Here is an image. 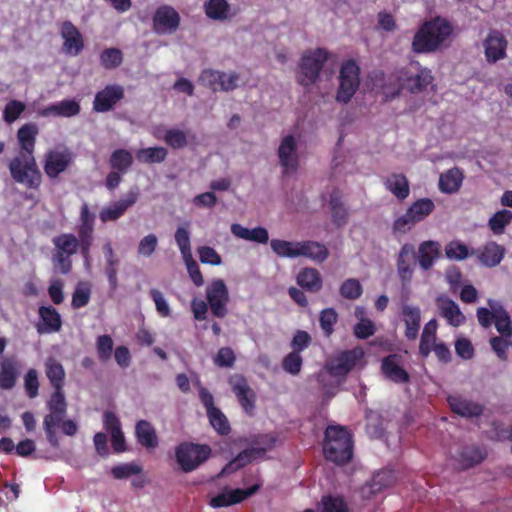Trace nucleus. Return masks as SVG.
<instances>
[{
  "mask_svg": "<svg viewBox=\"0 0 512 512\" xmlns=\"http://www.w3.org/2000/svg\"><path fill=\"white\" fill-rule=\"evenodd\" d=\"M384 185L397 199L404 200L409 196L410 186L407 177L402 173H393L389 175Z\"/></svg>",
  "mask_w": 512,
  "mask_h": 512,
  "instance_id": "2f4dec72",
  "label": "nucleus"
},
{
  "mask_svg": "<svg viewBox=\"0 0 512 512\" xmlns=\"http://www.w3.org/2000/svg\"><path fill=\"white\" fill-rule=\"evenodd\" d=\"M363 355L361 348L343 351L327 363V372L332 376H345Z\"/></svg>",
  "mask_w": 512,
  "mask_h": 512,
  "instance_id": "ddd939ff",
  "label": "nucleus"
},
{
  "mask_svg": "<svg viewBox=\"0 0 512 512\" xmlns=\"http://www.w3.org/2000/svg\"><path fill=\"white\" fill-rule=\"evenodd\" d=\"M447 401L451 410L462 417H477L483 412L480 404L461 396H449Z\"/></svg>",
  "mask_w": 512,
  "mask_h": 512,
  "instance_id": "cd10ccee",
  "label": "nucleus"
},
{
  "mask_svg": "<svg viewBox=\"0 0 512 512\" xmlns=\"http://www.w3.org/2000/svg\"><path fill=\"white\" fill-rule=\"evenodd\" d=\"M48 414L43 419V428L51 446L58 448L56 428L67 414V401L63 390H55L47 401Z\"/></svg>",
  "mask_w": 512,
  "mask_h": 512,
  "instance_id": "20e7f679",
  "label": "nucleus"
},
{
  "mask_svg": "<svg viewBox=\"0 0 512 512\" xmlns=\"http://www.w3.org/2000/svg\"><path fill=\"white\" fill-rule=\"evenodd\" d=\"M484 48L487 61L495 63L505 58L507 40L501 32L492 30L484 41Z\"/></svg>",
  "mask_w": 512,
  "mask_h": 512,
  "instance_id": "6ab92c4d",
  "label": "nucleus"
},
{
  "mask_svg": "<svg viewBox=\"0 0 512 512\" xmlns=\"http://www.w3.org/2000/svg\"><path fill=\"white\" fill-rule=\"evenodd\" d=\"M277 156L284 175L297 171L299 167L298 141L294 135H286L281 139Z\"/></svg>",
  "mask_w": 512,
  "mask_h": 512,
  "instance_id": "1a4fd4ad",
  "label": "nucleus"
},
{
  "mask_svg": "<svg viewBox=\"0 0 512 512\" xmlns=\"http://www.w3.org/2000/svg\"><path fill=\"white\" fill-rule=\"evenodd\" d=\"M495 327L502 336L512 339V323L508 312L500 304L495 310Z\"/></svg>",
  "mask_w": 512,
  "mask_h": 512,
  "instance_id": "09e8293b",
  "label": "nucleus"
},
{
  "mask_svg": "<svg viewBox=\"0 0 512 512\" xmlns=\"http://www.w3.org/2000/svg\"><path fill=\"white\" fill-rule=\"evenodd\" d=\"M382 372L389 380L395 383L409 382V374L400 365V356L391 354L382 360Z\"/></svg>",
  "mask_w": 512,
  "mask_h": 512,
  "instance_id": "a878e982",
  "label": "nucleus"
},
{
  "mask_svg": "<svg viewBox=\"0 0 512 512\" xmlns=\"http://www.w3.org/2000/svg\"><path fill=\"white\" fill-rule=\"evenodd\" d=\"M402 316L406 325L405 336L410 340H415L418 336L421 322L420 309L416 306L405 304L402 307Z\"/></svg>",
  "mask_w": 512,
  "mask_h": 512,
  "instance_id": "c756f323",
  "label": "nucleus"
},
{
  "mask_svg": "<svg viewBox=\"0 0 512 512\" xmlns=\"http://www.w3.org/2000/svg\"><path fill=\"white\" fill-rule=\"evenodd\" d=\"M60 34L64 40L62 50L65 54L77 56L83 50L82 35L70 21L62 24Z\"/></svg>",
  "mask_w": 512,
  "mask_h": 512,
  "instance_id": "dca6fc26",
  "label": "nucleus"
},
{
  "mask_svg": "<svg viewBox=\"0 0 512 512\" xmlns=\"http://www.w3.org/2000/svg\"><path fill=\"white\" fill-rule=\"evenodd\" d=\"M488 305L491 310L480 307L477 309V319L479 324L483 328H489L493 321H495V310L497 309V306H500V303L496 302L495 300L489 299Z\"/></svg>",
  "mask_w": 512,
  "mask_h": 512,
  "instance_id": "13d9d810",
  "label": "nucleus"
},
{
  "mask_svg": "<svg viewBox=\"0 0 512 512\" xmlns=\"http://www.w3.org/2000/svg\"><path fill=\"white\" fill-rule=\"evenodd\" d=\"M437 322L435 319L430 320L423 329L419 351L423 357H427L435 345Z\"/></svg>",
  "mask_w": 512,
  "mask_h": 512,
  "instance_id": "ea45409f",
  "label": "nucleus"
},
{
  "mask_svg": "<svg viewBox=\"0 0 512 512\" xmlns=\"http://www.w3.org/2000/svg\"><path fill=\"white\" fill-rule=\"evenodd\" d=\"M124 97V88L121 85H107L103 90L96 93L93 101V109L96 112H107Z\"/></svg>",
  "mask_w": 512,
  "mask_h": 512,
  "instance_id": "2eb2a0df",
  "label": "nucleus"
},
{
  "mask_svg": "<svg viewBox=\"0 0 512 512\" xmlns=\"http://www.w3.org/2000/svg\"><path fill=\"white\" fill-rule=\"evenodd\" d=\"M275 438L272 435H260L254 440V447L248 450H257L251 454V458L254 460L258 457H262L266 451L272 449L275 445Z\"/></svg>",
  "mask_w": 512,
  "mask_h": 512,
  "instance_id": "bf43d9fd",
  "label": "nucleus"
},
{
  "mask_svg": "<svg viewBox=\"0 0 512 512\" xmlns=\"http://www.w3.org/2000/svg\"><path fill=\"white\" fill-rule=\"evenodd\" d=\"M229 383L243 409L247 413H251L255 408L256 396L254 391L248 385L247 380L241 375H233L230 377Z\"/></svg>",
  "mask_w": 512,
  "mask_h": 512,
  "instance_id": "a211bd4d",
  "label": "nucleus"
},
{
  "mask_svg": "<svg viewBox=\"0 0 512 512\" xmlns=\"http://www.w3.org/2000/svg\"><path fill=\"white\" fill-rule=\"evenodd\" d=\"M329 208L332 215V220L337 226H343L348 220V211L342 201V194L338 189H334L329 197Z\"/></svg>",
  "mask_w": 512,
  "mask_h": 512,
  "instance_id": "f704fd0d",
  "label": "nucleus"
},
{
  "mask_svg": "<svg viewBox=\"0 0 512 512\" xmlns=\"http://www.w3.org/2000/svg\"><path fill=\"white\" fill-rule=\"evenodd\" d=\"M12 179L33 190H38L42 184V173L34 155L17 154L8 164Z\"/></svg>",
  "mask_w": 512,
  "mask_h": 512,
  "instance_id": "7ed1b4c3",
  "label": "nucleus"
},
{
  "mask_svg": "<svg viewBox=\"0 0 512 512\" xmlns=\"http://www.w3.org/2000/svg\"><path fill=\"white\" fill-rule=\"evenodd\" d=\"M272 251L279 257H299L298 242L273 239L270 242Z\"/></svg>",
  "mask_w": 512,
  "mask_h": 512,
  "instance_id": "49530a36",
  "label": "nucleus"
},
{
  "mask_svg": "<svg viewBox=\"0 0 512 512\" xmlns=\"http://www.w3.org/2000/svg\"><path fill=\"white\" fill-rule=\"evenodd\" d=\"M211 425L214 427V429L222 434L226 435L230 431V425L228 423V420L226 416L218 409H212L207 413Z\"/></svg>",
  "mask_w": 512,
  "mask_h": 512,
  "instance_id": "052dcab7",
  "label": "nucleus"
},
{
  "mask_svg": "<svg viewBox=\"0 0 512 512\" xmlns=\"http://www.w3.org/2000/svg\"><path fill=\"white\" fill-rule=\"evenodd\" d=\"M77 232L81 254L87 258L93 243L94 226L79 225Z\"/></svg>",
  "mask_w": 512,
  "mask_h": 512,
  "instance_id": "5fc2aeb1",
  "label": "nucleus"
},
{
  "mask_svg": "<svg viewBox=\"0 0 512 512\" xmlns=\"http://www.w3.org/2000/svg\"><path fill=\"white\" fill-rule=\"evenodd\" d=\"M359 73L360 68L353 60H349L341 66L337 101L348 103L351 100L360 84Z\"/></svg>",
  "mask_w": 512,
  "mask_h": 512,
  "instance_id": "6e6552de",
  "label": "nucleus"
},
{
  "mask_svg": "<svg viewBox=\"0 0 512 512\" xmlns=\"http://www.w3.org/2000/svg\"><path fill=\"white\" fill-rule=\"evenodd\" d=\"M323 512H348V505L340 496H324L321 500Z\"/></svg>",
  "mask_w": 512,
  "mask_h": 512,
  "instance_id": "69168bd1",
  "label": "nucleus"
},
{
  "mask_svg": "<svg viewBox=\"0 0 512 512\" xmlns=\"http://www.w3.org/2000/svg\"><path fill=\"white\" fill-rule=\"evenodd\" d=\"M123 61L122 52L117 48L105 49L100 54V63L105 69H114Z\"/></svg>",
  "mask_w": 512,
  "mask_h": 512,
  "instance_id": "4d7b16f0",
  "label": "nucleus"
},
{
  "mask_svg": "<svg viewBox=\"0 0 512 512\" xmlns=\"http://www.w3.org/2000/svg\"><path fill=\"white\" fill-rule=\"evenodd\" d=\"M512 221V212L506 209L496 212L489 220V227L495 234H502Z\"/></svg>",
  "mask_w": 512,
  "mask_h": 512,
  "instance_id": "603ef678",
  "label": "nucleus"
},
{
  "mask_svg": "<svg viewBox=\"0 0 512 512\" xmlns=\"http://www.w3.org/2000/svg\"><path fill=\"white\" fill-rule=\"evenodd\" d=\"M175 241L179 247L183 259L190 258V256H192V252L189 231L184 227H178L175 232Z\"/></svg>",
  "mask_w": 512,
  "mask_h": 512,
  "instance_id": "0e129e2a",
  "label": "nucleus"
},
{
  "mask_svg": "<svg viewBox=\"0 0 512 512\" xmlns=\"http://www.w3.org/2000/svg\"><path fill=\"white\" fill-rule=\"evenodd\" d=\"M415 248L412 244L405 243L401 246L397 256V273L401 281L409 283L413 277Z\"/></svg>",
  "mask_w": 512,
  "mask_h": 512,
  "instance_id": "4be33fe9",
  "label": "nucleus"
},
{
  "mask_svg": "<svg viewBox=\"0 0 512 512\" xmlns=\"http://www.w3.org/2000/svg\"><path fill=\"white\" fill-rule=\"evenodd\" d=\"M260 488L255 484L248 489H235L218 494L210 500V505L214 508L226 507L240 503L244 499L254 495Z\"/></svg>",
  "mask_w": 512,
  "mask_h": 512,
  "instance_id": "412c9836",
  "label": "nucleus"
},
{
  "mask_svg": "<svg viewBox=\"0 0 512 512\" xmlns=\"http://www.w3.org/2000/svg\"><path fill=\"white\" fill-rule=\"evenodd\" d=\"M434 208L435 205L431 199L423 198L414 202L408 210L410 211V214L413 215V218L417 222H420L430 215Z\"/></svg>",
  "mask_w": 512,
  "mask_h": 512,
  "instance_id": "3c124183",
  "label": "nucleus"
},
{
  "mask_svg": "<svg viewBox=\"0 0 512 512\" xmlns=\"http://www.w3.org/2000/svg\"><path fill=\"white\" fill-rule=\"evenodd\" d=\"M453 32V27L444 18L436 17L426 21L416 32L412 41L415 53H432L437 51Z\"/></svg>",
  "mask_w": 512,
  "mask_h": 512,
  "instance_id": "f257e3e1",
  "label": "nucleus"
},
{
  "mask_svg": "<svg viewBox=\"0 0 512 512\" xmlns=\"http://www.w3.org/2000/svg\"><path fill=\"white\" fill-rule=\"evenodd\" d=\"M45 374L55 390H63L65 370L62 364L54 358H48L45 362Z\"/></svg>",
  "mask_w": 512,
  "mask_h": 512,
  "instance_id": "c9c22d12",
  "label": "nucleus"
},
{
  "mask_svg": "<svg viewBox=\"0 0 512 512\" xmlns=\"http://www.w3.org/2000/svg\"><path fill=\"white\" fill-rule=\"evenodd\" d=\"M352 439L350 433L340 426H328L323 444L324 456L328 461L344 465L352 458Z\"/></svg>",
  "mask_w": 512,
  "mask_h": 512,
  "instance_id": "f03ea898",
  "label": "nucleus"
},
{
  "mask_svg": "<svg viewBox=\"0 0 512 512\" xmlns=\"http://www.w3.org/2000/svg\"><path fill=\"white\" fill-rule=\"evenodd\" d=\"M167 153V149L164 147H150L138 150L136 158L142 163H161L166 159Z\"/></svg>",
  "mask_w": 512,
  "mask_h": 512,
  "instance_id": "a18cd8bd",
  "label": "nucleus"
},
{
  "mask_svg": "<svg viewBox=\"0 0 512 512\" xmlns=\"http://www.w3.org/2000/svg\"><path fill=\"white\" fill-rule=\"evenodd\" d=\"M254 452H257V450H244L240 452L233 460H231L223 467V469L217 475V478H221L223 476L234 473L235 471L246 466L248 463L253 461L251 454Z\"/></svg>",
  "mask_w": 512,
  "mask_h": 512,
  "instance_id": "37998d69",
  "label": "nucleus"
},
{
  "mask_svg": "<svg viewBox=\"0 0 512 512\" xmlns=\"http://www.w3.org/2000/svg\"><path fill=\"white\" fill-rule=\"evenodd\" d=\"M329 53L323 48L305 53L299 65L297 82L305 88H309L319 79V73L328 60Z\"/></svg>",
  "mask_w": 512,
  "mask_h": 512,
  "instance_id": "423d86ee",
  "label": "nucleus"
},
{
  "mask_svg": "<svg viewBox=\"0 0 512 512\" xmlns=\"http://www.w3.org/2000/svg\"><path fill=\"white\" fill-rule=\"evenodd\" d=\"M54 253L52 262L54 268L62 274L70 273L72 269L71 256L80 248L77 236L71 233H63L53 237Z\"/></svg>",
  "mask_w": 512,
  "mask_h": 512,
  "instance_id": "39448f33",
  "label": "nucleus"
},
{
  "mask_svg": "<svg viewBox=\"0 0 512 512\" xmlns=\"http://www.w3.org/2000/svg\"><path fill=\"white\" fill-rule=\"evenodd\" d=\"M396 79L400 89H406L411 93H419L432 83L433 76L429 69L420 67L416 74L407 70H400L396 73Z\"/></svg>",
  "mask_w": 512,
  "mask_h": 512,
  "instance_id": "9d476101",
  "label": "nucleus"
},
{
  "mask_svg": "<svg viewBox=\"0 0 512 512\" xmlns=\"http://www.w3.org/2000/svg\"><path fill=\"white\" fill-rule=\"evenodd\" d=\"M73 155L68 149L47 151L44 158V172L50 179H56L72 163Z\"/></svg>",
  "mask_w": 512,
  "mask_h": 512,
  "instance_id": "9b49d317",
  "label": "nucleus"
},
{
  "mask_svg": "<svg viewBox=\"0 0 512 512\" xmlns=\"http://www.w3.org/2000/svg\"><path fill=\"white\" fill-rule=\"evenodd\" d=\"M339 292L345 299L355 300L362 295L363 288L357 279L349 278L341 284Z\"/></svg>",
  "mask_w": 512,
  "mask_h": 512,
  "instance_id": "6e6d98bb",
  "label": "nucleus"
},
{
  "mask_svg": "<svg viewBox=\"0 0 512 512\" xmlns=\"http://www.w3.org/2000/svg\"><path fill=\"white\" fill-rule=\"evenodd\" d=\"M338 320V314L333 308H326L320 312L319 323L324 334L329 337L334 329L333 326Z\"/></svg>",
  "mask_w": 512,
  "mask_h": 512,
  "instance_id": "680f3d73",
  "label": "nucleus"
},
{
  "mask_svg": "<svg viewBox=\"0 0 512 512\" xmlns=\"http://www.w3.org/2000/svg\"><path fill=\"white\" fill-rule=\"evenodd\" d=\"M110 166L118 172L125 173L133 163L132 154L125 149H117L110 156Z\"/></svg>",
  "mask_w": 512,
  "mask_h": 512,
  "instance_id": "de8ad7c7",
  "label": "nucleus"
},
{
  "mask_svg": "<svg viewBox=\"0 0 512 512\" xmlns=\"http://www.w3.org/2000/svg\"><path fill=\"white\" fill-rule=\"evenodd\" d=\"M20 363L15 356L0 360V388L11 390L15 387L20 375Z\"/></svg>",
  "mask_w": 512,
  "mask_h": 512,
  "instance_id": "5701e85b",
  "label": "nucleus"
},
{
  "mask_svg": "<svg viewBox=\"0 0 512 512\" xmlns=\"http://www.w3.org/2000/svg\"><path fill=\"white\" fill-rule=\"evenodd\" d=\"M395 482L396 475L393 470H381L377 472L371 480L372 492H379L383 488L392 486Z\"/></svg>",
  "mask_w": 512,
  "mask_h": 512,
  "instance_id": "8fccbe9b",
  "label": "nucleus"
},
{
  "mask_svg": "<svg viewBox=\"0 0 512 512\" xmlns=\"http://www.w3.org/2000/svg\"><path fill=\"white\" fill-rule=\"evenodd\" d=\"M198 81L213 91H220L221 71L206 69L202 71Z\"/></svg>",
  "mask_w": 512,
  "mask_h": 512,
  "instance_id": "338daca9",
  "label": "nucleus"
},
{
  "mask_svg": "<svg viewBox=\"0 0 512 512\" xmlns=\"http://www.w3.org/2000/svg\"><path fill=\"white\" fill-rule=\"evenodd\" d=\"M137 198H138L137 192H135V191L128 192L124 199L114 202L107 207H104L99 213L100 220L103 223L118 220L126 213V211L130 207H132L136 203Z\"/></svg>",
  "mask_w": 512,
  "mask_h": 512,
  "instance_id": "f3484780",
  "label": "nucleus"
},
{
  "mask_svg": "<svg viewBox=\"0 0 512 512\" xmlns=\"http://www.w3.org/2000/svg\"><path fill=\"white\" fill-rule=\"evenodd\" d=\"M106 257V268L105 272L108 277L110 286L112 289H116L118 281H117V266L119 263V260L117 259L113 248L110 243H106L103 247Z\"/></svg>",
  "mask_w": 512,
  "mask_h": 512,
  "instance_id": "79ce46f5",
  "label": "nucleus"
},
{
  "mask_svg": "<svg viewBox=\"0 0 512 512\" xmlns=\"http://www.w3.org/2000/svg\"><path fill=\"white\" fill-rule=\"evenodd\" d=\"M231 232L237 238L256 243L266 244L269 240L268 231L264 227L248 229L238 223H234L231 225Z\"/></svg>",
  "mask_w": 512,
  "mask_h": 512,
  "instance_id": "7c9ffc66",
  "label": "nucleus"
},
{
  "mask_svg": "<svg viewBox=\"0 0 512 512\" xmlns=\"http://www.w3.org/2000/svg\"><path fill=\"white\" fill-rule=\"evenodd\" d=\"M180 24L179 13L169 5L157 8L153 17V28L158 34L173 33Z\"/></svg>",
  "mask_w": 512,
  "mask_h": 512,
  "instance_id": "4468645a",
  "label": "nucleus"
},
{
  "mask_svg": "<svg viewBox=\"0 0 512 512\" xmlns=\"http://www.w3.org/2000/svg\"><path fill=\"white\" fill-rule=\"evenodd\" d=\"M298 252L299 256L307 257L320 263L324 262L329 256L326 246L316 241L298 242Z\"/></svg>",
  "mask_w": 512,
  "mask_h": 512,
  "instance_id": "473e14b6",
  "label": "nucleus"
},
{
  "mask_svg": "<svg viewBox=\"0 0 512 512\" xmlns=\"http://www.w3.org/2000/svg\"><path fill=\"white\" fill-rule=\"evenodd\" d=\"M39 314L44 322V327H38L39 333H51L59 331L61 328V319L55 308L42 307Z\"/></svg>",
  "mask_w": 512,
  "mask_h": 512,
  "instance_id": "58836bf2",
  "label": "nucleus"
},
{
  "mask_svg": "<svg viewBox=\"0 0 512 512\" xmlns=\"http://www.w3.org/2000/svg\"><path fill=\"white\" fill-rule=\"evenodd\" d=\"M206 296L214 316L223 318L227 314L229 293L223 280H214L206 289Z\"/></svg>",
  "mask_w": 512,
  "mask_h": 512,
  "instance_id": "f8f14e48",
  "label": "nucleus"
},
{
  "mask_svg": "<svg viewBox=\"0 0 512 512\" xmlns=\"http://www.w3.org/2000/svg\"><path fill=\"white\" fill-rule=\"evenodd\" d=\"M135 433L138 442L146 447L153 449L158 445V438L156 435V431L150 422L146 420H140L136 424Z\"/></svg>",
  "mask_w": 512,
  "mask_h": 512,
  "instance_id": "e433bc0d",
  "label": "nucleus"
},
{
  "mask_svg": "<svg viewBox=\"0 0 512 512\" xmlns=\"http://www.w3.org/2000/svg\"><path fill=\"white\" fill-rule=\"evenodd\" d=\"M39 128L35 123H26L17 131L19 151L17 154L34 155Z\"/></svg>",
  "mask_w": 512,
  "mask_h": 512,
  "instance_id": "b1692460",
  "label": "nucleus"
},
{
  "mask_svg": "<svg viewBox=\"0 0 512 512\" xmlns=\"http://www.w3.org/2000/svg\"><path fill=\"white\" fill-rule=\"evenodd\" d=\"M211 449L207 445L182 443L176 448V460L183 472L195 470L210 456Z\"/></svg>",
  "mask_w": 512,
  "mask_h": 512,
  "instance_id": "0eeeda50",
  "label": "nucleus"
},
{
  "mask_svg": "<svg viewBox=\"0 0 512 512\" xmlns=\"http://www.w3.org/2000/svg\"><path fill=\"white\" fill-rule=\"evenodd\" d=\"M80 112V105L74 100H63L59 103L50 105L42 110L41 115H56L62 117H72Z\"/></svg>",
  "mask_w": 512,
  "mask_h": 512,
  "instance_id": "4c0bfd02",
  "label": "nucleus"
},
{
  "mask_svg": "<svg viewBox=\"0 0 512 512\" xmlns=\"http://www.w3.org/2000/svg\"><path fill=\"white\" fill-rule=\"evenodd\" d=\"M297 284L312 293H317L322 289L323 280L319 271L315 268H303L296 277Z\"/></svg>",
  "mask_w": 512,
  "mask_h": 512,
  "instance_id": "c85d7f7f",
  "label": "nucleus"
},
{
  "mask_svg": "<svg viewBox=\"0 0 512 512\" xmlns=\"http://www.w3.org/2000/svg\"><path fill=\"white\" fill-rule=\"evenodd\" d=\"M441 255V245L437 241H423L417 252L419 266L423 270H429Z\"/></svg>",
  "mask_w": 512,
  "mask_h": 512,
  "instance_id": "bb28decb",
  "label": "nucleus"
},
{
  "mask_svg": "<svg viewBox=\"0 0 512 512\" xmlns=\"http://www.w3.org/2000/svg\"><path fill=\"white\" fill-rule=\"evenodd\" d=\"M91 288L87 282H79L72 295L71 305L75 309L86 306L90 300Z\"/></svg>",
  "mask_w": 512,
  "mask_h": 512,
  "instance_id": "864d4df0",
  "label": "nucleus"
},
{
  "mask_svg": "<svg viewBox=\"0 0 512 512\" xmlns=\"http://www.w3.org/2000/svg\"><path fill=\"white\" fill-rule=\"evenodd\" d=\"M254 452H257V450H244L240 452L233 460H231L223 467V469L217 475V478H221L223 476L234 473L235 471L246 466L248 463L253 461L251 454Z\"/></svg>",
  "mask_w": 512,
  "mask_h": 512,
  "instance_id": "c03bdc74",
  "label": "nucleus"
},
{
  "mask_svg": "<svg viewBox=\"0 0 512 512\" xmlns=\"http://www.w3.org/2000/svg\"><path fill=\"white\" fill-rule=\"evenodd\" d=\"M446 257L453 260H463L467 258L471 252L468 247L460 241H451L445 246Z\"/></svg>",
  "mask_w": 512,
  "mask_h": 512,
  "instance_id": "e2e57ef3",
  "label": "nucleus"
},
{
  "mask_svg": "<svg viewBox=\"0 0 512 512\" xmlns=\"http://www.w3.org/2000/svg\"><path fill=\"white\" fill-rule=\"evenodd\" d=\"M436 306L439 315L443 317L451 326L458 327L465 323L466 317L461 312L458 304L447 296L436 298Z\"/></svg>",
  "mask_w": 512,
  "mask_h": 512,
  "instance_id": "aec40b11",
  "label": "nucleus"
},
{
  "mask_svg": "<svg viewBox=\"0 0 512 512\" xmlns=\"http://www.w3.org/2000/svg\"><path fill=\"white\" fill-rule=\"evenodd\" d=\"M463 178L462 170L454 167L440 175L439 189L444 193L453 194L460 189Z\"/></svg>",
  "mask_w": 512,
  "mask_h": 512,
  "instance_id": "72a5a7b5",
  "label": "nucleus"
},
{
  "mask_svg": "<svg viewBox=\"0 0 512 512\" xmlns=\"http://www.w3.org/2000/svg\"><path fill=\"white\" fill-rule=\"evenodd\" d=\"M477 255L478 260L486 267L497 266L504 257L505 249L495 242H489L482 248L472 250L471 255Z\"/></svg>",
  "mask_w": 512,
  "mask_h": 512,
  "instance_id": "393cba45",
  "label": "nucleus"
},
{
  "mask_svg": "<svg viewBox=\"0 0 512 512\" xmlns=\"http://www.w3.org/2000/svg\"><path fill=\"white\" fill-rule=\"evenodd\" d=\"M204 8L210 19L223 21L229 17L230 5L226 0H209Z\"/></svg>",
  "mask_w": 512,
  "mask_h": 512,
  "instance_id": "a19ab883",
  "label": "nucleus"
},
{
  "mask_svg": "<svg viewBox=\"0 0 512 512\" xmlns=\"http://www.w3.org/2000/svg\"><path fill=\"white\" fill-rule=\"evenodd\" d=\"M163 140L173 149H181L188 144L186 134L179 129L167 130Z\"/></svg>",
  "mask_w": 512,
  "mask_h": 512,
  "instance_id": "774afa93",
  "label": "nucleus"
}]
</instances>
